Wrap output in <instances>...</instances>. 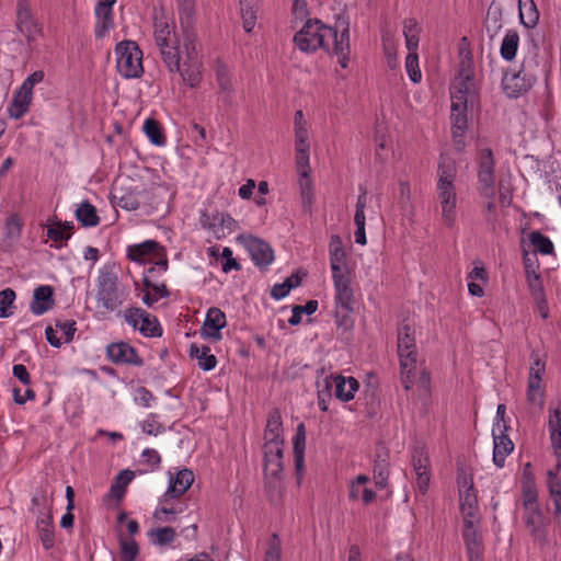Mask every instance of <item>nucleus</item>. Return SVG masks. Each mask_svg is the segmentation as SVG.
<instances>
[{"instance_id": "obj_1", "label": "nucleus", "mask_w": 561, "mask_h": 561, "mask_svg": "<svg viewBox=\"0 0 561 561\" xmlns=\"http://www.w3.org/2000/svg\"><path fill=\"white\" fill-rule=\"evenodd\" d=\"M153 37L167 68L179 72L190 88H196L202 81L203 64L198 49L197 35L193 31H184L182 49L174 31L164 18H154Z\"/></svg>"}, {"instance_id": "obj_2", "label": "nucleus", "mask_w": 561, "mask_h": 561, "mask_svg": "<svg viewBox=\"0 0 561 561\" xmlns=\"http://www.w3.org/2000/svg\"><path fill=\"white\" fill-rule=\"evenodd\" d=\"M294 43L304 53L323 49L334 54L342 68H346L350 55V20L339 15L334 26L325 25L319 19H308L294 36Z\"/></svg>"}, {"instance_id": "obj_3", "label": "nucleus", "mask_w": 561, "mask_h": 561, "mask_svg": "<svg viewBox=\"0 0 561 561\" xmlns=\"http://www.w3.org/2000/svg\"><path fill=\"white\" fill-rule=\"evenodd\" d=\"M414 333L412 325L407 322H403L398 329V356L401 382L405 390H410L414 383V371L417 362Z\"/></svg>"}, {"instance_id": "obj_4", "label": "nucleus", "mask_w": 561, "mask_h": 561, "mask_svg": "<svg viewBox=\"0 0 561 561\" xmlns=\"http://www.w3.org/2000/svg\"><path fill=\"white\" fill-rule=\"evenodd\" d=\"M116 68L125 78H139L144 73L142 51L136 42L123 41L115 47Z\"/></svg>"}, {"instance_id": "obj_5", "label": "nucleus", "mask_w": 561, "mask_h": 561, "mask_svg": "<svg viewBox=\"0 0 561 561\" xmlns=\"http://www.w3.org/2000/svg\"><path fill=\"white\" fill-rule=\"evenodd\" d=\"M537 76L531 71L529 65L523 61L518 70L507 68L502 78V89L506 96L517 99L528 92L535 82Z\"/></svg>"}, {"instance_id": "obj_6", "label": "nucleus", "mask_w": 561, "mask_h": 561, "mask_svg": "<svg viewBox=\"0 0 561 561\" xmlns=\"http://www.w3.org/2000/svg\"><path fill=\"white\" fill-rule=\"evenodd\" d=\"M98 302L107 311H115L122 304L118 276L113 267L104 266L98 276Z\"/></svg>"}, {"instance_id": "obj_7", "label": "nucleus", "mask_w": 561, "mask_h": 561, "mask_svg": "<svg viewBox=\"0 0 561 561\" xmlns=\"http://www.w3.org/2000/svg\"><path fill=\"white\" fill-rule=\"evenodd\" d=\"M522 520L531 540L540 548L549 543L551 519L541 507L523 511Z\"/></svg>"}, {"instance_id": "obj_8", "label": "nucleus", "mask_w": 561, "mask_h": 561, "mask_svg": "<svg viewBox=\"0 0 561 561\" xmlns=\"http://www.w3.org/2000/svg\"><path fill=\"white\" fill-rule=\"evenodd\" d=\"M530 359L531 364L529 367L527 385V401L541 410L545 403V392L541 387V381L546 371V364L536 352L531 353Z\"/></svg>"}, {"instance_id": "obj_9", "label": "nucleus", "mask_w": 561, "mask_h": 561, "mask_svg": "<svg viewBox=\"0 0 561 561\" xmlns=\"http://www.w3.org/2000/svg\"><path fill=\"white\" fill-rule=\"evenodd\" d=\"M264 476L268 483L279 482L283 479V454L284 446L275 444H264Z\"/></svg>"}, {"instance_id": "obj_10", "label": "nucleus", "mask_w": 561, "mask_h": 561, "mask_svg": "<svg viewBox=\"0 0 561 561\" xmlns=\"http://www.w3.org/2000/svg\"><path fill=\"white\" fill-rule=\"evenodd\" d=\"M16 27L32 43L41 34V27L34 19L28 0H18Z\"/></svg>"}, {"instance_id": "obj_11", "label": "nucleus", "mask_w": 561, "mask_h": 561, "mask_svg": "<svg viewBox=\"0 0 561 561\" xmlns=\"http://www.w3.org/2000/svg\"><path fill=\"white\" fill-rule=\"evenodd\" d=\"M495 162L490 148L482 149L479 158L478 179L484 196H493Z\"/></svg>"}, {"instance_id": "obj_12", "label": "nucleus", "mask_w": 561, "mask_h": 561, "mask_svg": "<svg viewBox=\"0 0 561 561\" xmlns=\"http://www.w3.org/2000/svg\"><path fill=\"white\" fill-rule=\"evenodd\" d=\"M201 224L210 230L217 239L224 238L237 229V221L230 215L218 211L213 216L202 213Z\"/></svg>"}, {"instance_id": "obj_13", "label": "nucleus", "mask_w": 561, "mask_h": 561, "mask_svg": "<svg viewBox=\"0 0 561 561\" xmlns=\"http://www.w3.org/2000/svg\"><path fill=\"white\" fill-rule=\"evenodd\" d=\"M437 195L442 208V218L447 227H453L456 221L457 194L455 185L437 183Z\"/></svg>"}, {"instance_id": "obj_14", "label": "nucleus", "mask_w": 561, "mask_h": 561, "mask_svg": "<svg viewBox=\"0 0 561 561\" xmlns=\"http://www.w3.org/2000/svg\"><path fill=\"white\" fill-rule=\"evenodd\" d=\"M106 355L114 364L134 365L137 367L144 365V359L138 355L137 351L126 342L108 344Z\"/></svg>"}, {"instance_id": "obj_15", "label": "nucleus", "mask_w": 561, "mask_h": 561, "mask_svg": "<svg viewBox=\"0 0 561 561\" xmlns=\"http://www.w3.org/2000/svg\"><path fill=\"white\" fill-rule=\"evenodd\" d=\"M194 473L190 469L180 470L175 477L170 478L169 488L160 497V504H167L170 499L182 496L193 484Z\"/></svg>"}, {"instance_id": "obj_16", "label": "nucleus", "mask_w": 561, "mask_h": 561, "mask_svg": "<svg viewBox=\"0 0 561 561\" xmlns=\"http://www.w3.org/2000/svg\"><path fill=\"white\" fill-rule=\"evenodd\" d=\"M116 0H100L95 7V24L94 34L96 38H103L107 32L114 27L113 5Z\"/></svg>"}, {"instance_id": "obj_17", "label": "nucleus", "mask_w": 561, "mask_h": 561, "mask_svg": "<svg viewBox=\"0 0 561 561\" xmlns=\"http://www.w3.org/2000/svg\"><path fill=\"white\" fill-rule=\"evenodd\" d=\"M247 248L252 261L260 267H267L274 261V251L272 247L260 238H249Z\"/></svg>"}, {"instance_id": "obj_18", "label": "nucleus", "mask_w": 561, "mask_h": 561, "mask_svg": "<svg viewBox=\"0 0 561 561\" xmlns=\"http://www.w3.org/2000/svg\"><path fill=\"white\" fill-rule=\"evenodd\" d=\"M227 324L226 314L216 307L208 309L202 328V334L206 337L218 341L221 339L220 330Z\"/></svg>"}, {"instance_id": "obj_19", "label": "nucleus", "mask_w": 561, "mask_h": 561, "mask_svg": "<svg viewBox=\"0 0 561 561\" xmlns=\"http://www.w3.org/2000/svg\"><path fill=\"white\" fill-rule=\"evenodd\" d=\"M332 277L335 288V306H353L354 293L351 287L350 272L333 274Z\"/></svg>"}, {"instance_id": "obj_20", "label": "nucleus", "mask_w": 561, "mask_h": 561, "mask_svg": "<svg viewBox=\"0 0 561 561\" xmlns=\"http://www.w3.org/2000/svg\"><path fill=\"white\" fill-rule=\"evenodd\" d=\"M55 305L54 301V288L49 285H42L35 288L33 294V300L31 302V311L41 316L50 310Z\"/></svg>"}, {"instance_id": "obj_21", "label": "nucleus", "mask_w": 561, "mask_h": 561, "mask_svg": "<svg viewBox=\"0 0 561 561\" xmlns=\"http://www.w3.org/2000/svg\"><path fill=\"white\" fill-rule=\"evenodd\" d=\"M332 275L348 272L346 254L340 236L333 234L329 244Z\"/></svg>"}, {"instance_id": "obj_22", "label": "nucleus", "mask_w": 561, "mask_h": 561, "mask_svg": "<svg viewBox=\"0 0 561 561\" xmlns=\"http://www.w3.org/2000/svg\"><path fill=\"white\" fill-rule=\"evenodd\" d=\"M147 192H123V188L117 186L113 187L112 196L116 199V204L126 210H136L140 207L141 203L148 199Z\"/></svg>"}, {"instance_id": "obj_23", "label": "nucleus", "mask_w": 561, "mask_h": 561, "mask_svg": "<svg viewBox=\"0 0 561 561\" xmlns=\"http://www.w3.org/2000/svg\"><path fill=\"white\" fill-rule=\"evenodd\" d=\"M283 421L278 409H273L268 413L266 427L264 432L265 444H275L284 446Z\"/></svg>"}, {"instance_id": "obj_24", "label": "nucleus", "mask_w": 561, "mask_h": 561, "mask_svg": "<svg viewBox=\"0 0 561 561\" xmlns=\"http://www.w3.org/2000/svg\"><path fill=\"white\" fill-rule=\"evenodd\" d=\"M493 436V462L496 467L503 468L505 458L513 451L514 443L507 434L497 435L496 428L492 430Z\"/></svg>"}, {"instance_id": "obj_25", "label": "nucleus", "mask_w": 561, "mask_h": 561, "mask_svg": "<svg viewBox=\"0 0 561 561\" xmlns=\"http://www.w3.org/2000/svg\"><path fill=\"white\" fill-rule=\"evenodd\" d=\"M389 453L386 449H378L374 462V480L378 489H385L389 479Z\"/></svg>"}, {"instance_id": "obj_26", "label": "nucleus", "mask_w": 561, "mask_h": 561, "mask_svg": "<svg viewBox=\"0 0 561 561\" xmlns=\"http://www.w3.org/2000/svg\"><path fill=\"white\" fill-rule=\"evenodd\" d=\"M162 247L157 241L147 240L140 244L129 245L127 250V257L131 261L145 264L147 256L156 255Z\"/></svg>"}, {"instance_id": "obj_27", "label": "nucleus", "mask_w": 561, "mask_h": 561, "mask_svg": "<svg viewBox=\"0 0 561 561\" xmlns=\"http://www.w3.org/2000/svg\"><path fill=\"white\" fill-rule=\"evenodd\" d=\"M333 382L335 386L334 396L343 402L351 401L359 388V382L354 377L339 375L333 378Z\"/></svg>"}, {"instance_id": "obj_28", "label": "nucleus", "mask_w": 561, "mask_h": 561, "mask_svg": "<svg viewBox=\"0 0 561 561\" xmlns=\"http://www.w3.org/2000/svg\"><path fill=\"white\" fill-rule=\"evenodd\" d=\"M460 510L463 522H477L478 500L473 491V485H469L467 490L460 491Z\"/></svg>"}, {"instance_id": "obj_29", "label": "nucleus", "mask_w": 561, "mask_h": 561, "mask_svg": "<svg viewBox=\"0 0 561 561\" xmlns=\"http://www.w3.org/2000/svg\"><path fill=\"white\" fill-rule=\"evenodd\" d=\"M38 514L42 515V517H38L36 523L38 536L44 549L49 550L55 543L53 515L50 512L44 514L42 511H38Z\"/></svg>"}, {"instance_id": "obj_30", "label": "nucleus", "mask_w": 561, "mask_h": 561, "mask_svg": "<svg viewBox=\"0 0 561 561\" xmlns=\"http://www.w3.org/2000/svg\"><path fill=\"white\" fill-rule=\"evenodd\" d=\"M215 73H216V81L218 83V87L222 93H225V96L222 98V101L227 105H231V94L233 93V85L231 82L230 71L228 66L222 62L221 60H217L216 67H215Z\"/></svg>"}, {"instance_id": "obj_31", "label": "nucleus", "mask_w": 561, "mask_h": 561, "mask_svg": "<svg viewBox=\"0 0 561 561\" xmlns=\"http://www.w3.org/2000/svg\"><path fill=\"white\" fill-rule=\"evenodd\" d=\"M474 95V79H455L451 85L450 98L451 103L459 101L468 104L469 99Z\"/></svg>"}, {"instance_id": "obj_32", "label": "nucleus", "mask_w": 561, "mask_h": 561, "mask_svg": "<svg viewBox=\"0 0 561 561\" xmlns=\"http://www.w3.org/2000/svg\"><path fill=\"white\" fill-rule=\"evenodd\" d=\"M33 92L26 90V88L20 87L14 93L13 100L9 107L10 116L13 118H21L27 111L32 101Z\"/></svg>"}, {"instance_id": "obj_33", "label": "nucleus", "mask_w": 561, "mask_h": 561, "mask_svg": "<svg viewBox=\"0 0 561 561\" xmlns=\"http://www.w3.org/2000/svg\"><path fill=\"white\" fill-rule=\"evenodd\" d=\"M503 9L500 2L493 0L486 12L485 26L491 38L502 28Z\"/></svg>"}, {"instance_id": "obj_34", "label": "nucleus", "mask_w": 561, "mask_h": 561, "mask_svg": "<svg viewBox=\"0 0 561 561\" xmlns=\"http://www.w3.org/2000/svg\"><path fill=\"white\" fill-rule=\"evenodd\" d=\"M438 181L437 183H444L445 185H455V179L457 175L456 161L447 156H440L437 168Z\"/></svg>"}, {"instance_id": "obj_35", "label": "nucleus", "mask_w": 561, "mask_h": 561, "mask_svg": "<svg viewBox=\"0 0 561 561\" xmlns=\"http://www.w3.org/2000/svg\"><path fill=\"white\" fill-rule=\"evenodd\" d=\"M190 356L198 360V366L205 371L214 369L217 365V358L210 354V347L203 345L201 348L196 344H191Z\"/></svg>"}, {"instance_id": "obj_36", "label": "nucleus", "mask_w": 561, "mask_h": 561, "mask_svg": "<svg viewBox=\"0 0 561 561\" xmlns=\"http://www.w3.org/2000/svg\"><path fill=\"white\" fill-rule=\"evenodd\" d=\"M519 19L524 26L531 28L537 25L539 12L533 0H518Z\"/></svg>"}, {"instance_id": "obj_37", "label": "nucleus", "mask_w": 561, "mask_h": 561, "mask_svg": "<svg viewBox=\"0 0 561 561\" xmlns=\"http://www.w3.org/2000/svg\"><path fill=\"white\" fill-rule=\"evenodd\" d=\"M519 44V35L516 31L510 30L501 44L500 54L501 57L507 61L513 60L516 57Z\"/></svg>"}, {"instance_id": "obj_38", "label": "nucleus", "mask_w": 561, "mask_h": 561, "mask_svg": "<svg viewBox=\"0 0 561 561\" xmlns=\"http://www.w3.org/2000/svg\"><path fill=\"white\" fill-rule=\"evenodd\" d=\"M76 218L83 227H95L100 222L96 208L89 202H83L76 210Z\"/></svg>"}, {"instance_id": "obj_39", "label": "nucleus", "mask_w": 561, "mask_h": 561, "mask_svg": "<svg viewBox=\"0 0 561 561\" xmlns=\"http://www.w3.org/2000/svg\"><path fill=\"white\" fill-rule=\"evenodd\" d=\"M134 472L131 470L125 469L122 470L115 478L114 483L110 489V495L118 501H121L126 492V488L129 482L134 479Z\"/></svg>"}, {"instance_id": "obj_40", "label": "nucleus", "mask_w": 561, "mask_h": 561, "mask_svg": "<svg viewBox=\"0 0 561 561\" xmlns=\"http://www.w3.org/2000/svg\"><path fill=\"white\" fill-rule=\"evenodd\" d=\"M240 11L244 31L247 33L252 32L256 23L255 0H240Z\"/></svg>"}, {"instance_id": "obj_41", "label": "nucleus", "mask_w": 561, "mask_h": 561, "mask_svg": "<svg viewBox=\"0 0 561 561\" xmlns=\"http://www.w3.org/2000/svg\"><path fill=\"white\" fill-rule=\"evenodd\" d=\"M548 428L551 444H561V409L549 407Z\"/></svg>"}, {"instance_id": "obj_42", "label": "nucleus", "mask_w": 561, "mask_h": 561, "mask_svg": "<svg viewBox=\"0 0 561 561\" xmlns=\"http://www.w3.org/2000/svg\"><path fill=\"white\" fill-rule=\"evenodd\" d=\"M138 331L146 337H159L163 330L158 319L145 310Z\"/></svg>"}, {"instance_id": "obj_43", "label": "nucleus", "mask_w": 561, "mask_h": 561, "mask_svg": "<svg viewBox=\"0 0 561 561\" xmlns=\"http://www.w3.org/2000/svg\"><path fill=\"white\" fill-rule=\"evenodd\" d=\"M420 26L416 20L408 19L403 24V35L405 37V45L409 51L417 49Z\"/></svg>"}, {"instance_id": "obj_44", "label": "nucleus", "mask_w": 561, "mask_h": 561, "mask_svg": "<svg viewBox=\"0 0 561 561\" xmlns=\"http://www.w3.org/2000/svg\"><path fill=\"white\" fill-rule=\"evenodd\" d=\"M450 122L451 128L467 130L468 118H467V104L459 101L458 103H451Z\"/></svg>"}, {"instance_id": "obj_45", "label": "nucleus", "mask_w": 561, "mask_h": 561, "mask_svg": "<svg viewBox=\"0 0 561 561\" xmlns=\"http://www.w3.org/2000/svg\"><path fill=\"white\" fill-rule=\"evenodd\" d=\"M148 537H149L151 543H153L156 546H165V545L173 542V540L176 537V533H175L174 528H172L170 526H165V527H159L156 529H150L148 531Z\"/></svg>"}, {"instance_id": "obj_46", "label": "nucleus", "mask_w": 561, "mask_h": 561, "mask_svg": "<svg viewBox=\"0 0 561 561\" xmlns=\"http://www.w3.org/2000/svg\"><path fill=\"white\" fill-rule=\"evenodd\" d=\"M462 537L466 550L483 547L482 536L476 528V522H463Z\"/></svg>"}, {"instance_id": "obj_47", "label": "nucleus", "mask_w": 561, "mask_h": 561, "mask_svg": "<svg viewBox=\"0 0 561 561\" xmlns=\"http://www.w3.org/2000/svg\"><path fill=\"white\" fill-rule=\"evenodd\" d=\"M299 188H300V195H301V199H302V206L305 209L310 211L311 205L313 202V188H312V182H311V179L309 175V171H302L300 173Z\"/></svg>"}, {"instance_id": "obj_48", "label": "nucleus", "mask_w": 561, "mask_h": 561, "mask_svg": "<svg viewBox=\"0 0 561 561\" xmlns=\"http://www.w3.org/2000/svg\"><path fill=\"white\" fill-rule=\"evenodd\" d=\"M144 131L153 145L162 146L165 144V136L156 119L147 118L144 123Z\"/></svg>"}, {"instance_id": "obj_49", "label": "nucleus", "mask_w": 561, "mask_h": 561, "mask_svg": "<svg viewBox=\"0 0 561 561\" xmlns=\"http://www.w3.org/2000/svg\"><path fill=\"white\" fill-rule=\"evenodd\" d=\"M353 306L341 307L336 306L335 308V323L337 329L343 332L351 331L354 327V320L352 318Z\"/></svg>"}, {"instance_id": "obj_50", "label": "nucleus", "mask_w": 561, "mask_h": 561, "mask_svg": "<svg viewBox=\"0 0 561 561\" xmlns=\"http://www.w3.org/2000/svg\"><path fill=\"white\" fill-rule=\"evenodd\" d=\"M523 511L541 507L536 484H522Z\"/></svg>"}, {"instance_id": "obj_51", "label": "nucleus", "mask_w": 561, "mask_h": 561, "mask_svg": "<svg viewBox=\"0 0 561 561\" xmlns=\"http://www.w3.org/2000/svg\"><path fill=\"white\" fill-rule=\"evenodd\" d=\"M529 241L541 254H552L554 251L552 241L540 231H533L529 234Z\"/></svg>"}, {"instance_id": "obj_52", "label": "nucleus", "mask_w": 561, "mask_h": 561, "mask_svg": "<svg viewBox=\"0 0 561 561\" xmlns=\"http://www.w3.org/2000/svg\"><path fill=\"white\" fill-rule=\"evenodd\" d=\"M318 309V301L317 300H309L307 301V304L305 306H300V305H297V306H294L293 308V314L291 317L288 319V323L290 325H298L300 322H301V316L302 314H312L317 311Z\"/></svg>"}, {"instance_id": "obj_53", "label": "nucleus", "mask_w": 561, "mask_h": 561, "mask_svg": "<svg viewBox=\"0 0 561 561\" xmlns=\"http://www.w3.org/2000/svg\"><path fill=\"white\" fill-rule=\"evenodd\" d=\"M121 560L135 561L139 553V547L134 539H127L123 536L119 537Z\"/></svg>"}, {"instance_id": "obj_54", "label": "nucleus", "mask_w": 561, "mask_h": 561, "mask_svg": "<svg viewBox=\"0 0 561 561\" xmlns=\"http://www.w3.org/2000/svg\"><path fill=\"white\" fill-rule=\"evenodd\" d=\"M405 69L412 82L419 83L421 81L422 75L419 68V56L416 50L409 51L405 58Z\"/></svg>"}, {"instance_id": "obj_55", "label": "nucleus", "mask_w": 561, "mask_h": 561, "mask_svg": "<svg viewBox=\"0 0 561 561\" xmlns=\"http://www.w3.org/2000/svg\"><path fill=\"white\" fill-rule=\"evenodd\" d=\"M523 263H524L526 277L539 276L537 271H538L540 264H539V260L537 257L536 252L529 253L528 251L524 250Z\"/></svg>"}, {"instance_id": "obj_56", "label": "nucleus", "mask_w": 561, "mask_h": 561, "mask_svg": "<svg viewBox=\"0 0 561 561\" xmlns=\"http://www.w3.org/2000/svg\"><path fill=\"white\" fill-rule=\"evenodd\" d=\"M15 299V293L11 288H5L0 291V318L10 317L9 307H11Z\"/></svg>"}, {"instance_id": "obj_57", "label": "nucleus", "mask_w": 561, "mask_h": 561, "mask_svg": "<svg viewBox=\"0 0 561 561\" xmlns=\"http://www.w3.org/2000/svg\"><path fill=\"white\" fill-rule=\"evenodd\" d=\"M22 222L18 215H11L4 226V234L9 239H18L21 234Z\"/></svg>"}, {"instance_id": "obj_58", "label": "nucleus", "mask_w": 561, "mask_h": 561, "mask_svg": "<svg viewBox=\"0 0 561 561\" xmlns=\"http://www.w3.org/2000/svg\"><path fill=\"white\" fill-rule=\"evenodd\" d=\"M181 512V510L168 507L167 504H161L159 507L156 508L153 517L163 523H171L175 520L176 514Z\"/></svg>"}, {"instance_id": "obj_59", "label": "nucleus", "mask_w": 561, "mask_h": 561, "mask_svg": "<svg viewBox=\"0 0 561 561\" xmlns=\"http://www.w3.org/2000/svg\"><path fill=\"white\" fill-rule=\"evenodd\" d=\"M456 79H474L473 60L470 54L461 59Z\"/></svg>"}, {"instance_id": "obj_60", "label": "nucleus", "mask_w": 561, "mask_h": 561, "mask_svg": "<svg viewBox=\"0 0 561 561\" xmlns=\"http://www.w3.org/2000/svg\"><path fill=\"white\" fill-rule=\"evenodd\" d=\"M382 44L383 51L387 58V65L391 70H393L398 67L396 46L389 37H383Z\"/></svg>"}, {"instance_id": "obj_61", "label": "nucleus", "mask_w": 561, "mask_h": 561, "mask_svg": "<svg viewBox=\"0 0 561 561\" xmlns=\"http://www.w3.org/2000/svg\"><path fill=\"white\" fill-rule=\"evenodd\" d=\"M144 314H145L144 309H141L139 307H130L125 310L124 318H125V321L128 324H130L134 330H138Z\"/></svg>"}, {"instance_id": "obj_62", "label": "nucleus", "mask_w": 561, "mask_h": 561, "mask_svg": "<svg viewBox=\"0 0 561 561\" xmlns=\"http://www.w3.org/2000/svg\"><path fill=\"white\" fill-rule=\"evenodd\" d=\"M55 327L62 333L65 343H69L73 340V335L77 331L75 320H56Z\"/></svg>"}, {"instance_id": "obj_63", "label": "nucleus", "mask_w": 561, "mask_h": 561, "mask_svg": "<svg viewBox=\"0 0 561 561\" xmlns=\"http://www.w3.org/2000/svg\"><path fill=\"white\" fill-rule=\"evenodd\" d=\"M142 431L148 435H158L164 432V426L158 422L157 416L154 414H150L142 422Z\"/></svg>"}, {"instance_id": "obj_64", "label": "nucleus", "mask_w": 561, "mask_h": 561, "mask_svg": "<svg viewBox=\"0 0 561 561\" xmlns=\"http://www.w3.org/2000/svg\"><path fill=\"white\" fill-rule=\"evenodd\" d=\"M280 546L277 534H273L265 553V561H279Z\"/></svg>"}]
</instances>
